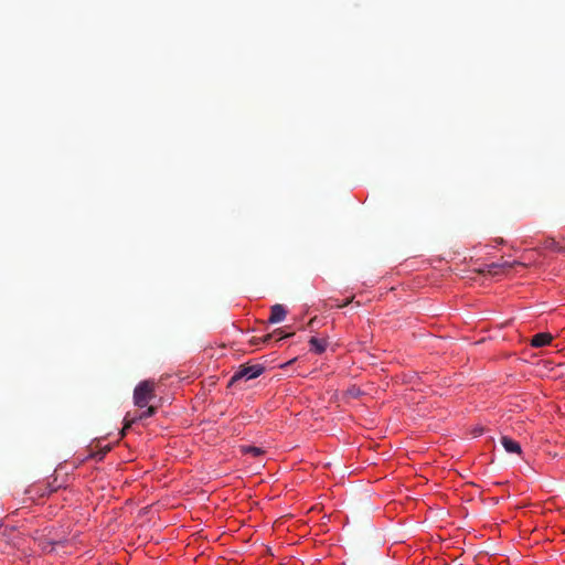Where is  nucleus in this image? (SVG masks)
Returning a JSON list of instances; mask_svg holds the SVG:
<instances>
[{"label": "nucleus", "instance_id": "nucleus-11", "mask_svg": "<svg viewBox=\"0 0 565 565\" xmlns=\"http://www.w3.org/2000/svg\"><path fill=\"white\" fill-rule=\"evenodd\" d=\"M243 451H244L245 454H250V455H252V456H254V457H257V456L263 455V450H262L260 448L252 447V446L244 447V448H243Z\"/></svg>", "mask_w": 565, "mask_h": 565}, {"label": "nucleus", "instance_id": "nucleus-6", "mask_svg": "<svg viewBox=\"0 0 565 565\" xmlns=\"http://www.w3.org/2000/svg\"><path fill=\"white\" fill-rule=\"evenodd\" d=\"M505 265L507 264L499 265V264L492 263V264L484 265L483 267L475 268V270L480 274H489V275L494 276V275L502 273Z\"/></svg>", "mask_w": 565, "mask_h": 565}, {"label": "nucleus", "instance_id": "nucleus-4", "mask_svg": "<svg viewBox=\"0 0 565 565\" xmlns=\"http://www.w3.org/2000/svg\"><path fill=\"white\" fill-rule=\"evenodd\" d=\"M552 340H553V335L551 333H547V332L536 333L531 340V345L533 348H542V347L548 345L552 342Z\"/></svg>", "mask_w": 565, "mask_h": 565}, {"label": "nucleus", "instance_id": "nucleus-1", "mask_svg": "<svg viewBox=\"0 0 565 565\" xmlns=\"http://www.w3.org/2000/svg\"><path fill=\"white\" fill-rule=\"evenodd\" d=\"M156 383L151 380L140 382L134 391V404L139 408H145L138 416L130 417L129 414L125 417L126 426L134 424L137 419H145L156 414L157 407L149 405L150 401L154 397Z\"/></svg>", "mask_w": 565, "mask_h": 565}, {"label": "nucleus", "instance_id": "nucleus-3", "mask_svg": "<svg viewBox=\"0 0 565 565\" xmlns=\"http://www.w3.org/2000/svg\"><path fill=\"white\" fill-rule=\"evenodd\" d=\"M287 316V310L282 305H274L270 308V316L268 318L269 323H278L285 320Z\"/></svg>", "mask_w": 565, "mask_h": 565}, {"label": "nucleus", "instance_id": "nucleus-8", "mask_svg": "<svg viewBox=\"0 0 565 565\" xmlns=\"http://www.w3.org/2000/svg\"><path fill=\"white\" fill-rule=\"evenodd\" d=\"M545 246L547 249L565 253V245H561V243L556 242L554 238L546 241Z\"/></svg>", "mask_w": 565, "mask_h": 565}, {"label": "nucleus", "instance_id": "nucleus-2", "mask_svg": "<svg viewBox=\"0 0 565 565\" xmlns=\"http://www.w3.org/2000/svg\"><path fill=\"white\" fill-rule=\"evenodd\" d=\"M265 371L262 364H242L233 374L230 384L236 383L241 380H253L260 376Z\"/></svg>", "mask_w": 565, "mask_h": 565}, {"label": "nucleus", "instance_id": "nucleus-7", "mask_svg": "<svg viewBox=\"0 0 565 565\" xmlns=\"http://www.w3.org/2000/svg\"><path fill=\"white\" fill-rule=\"evenodd\" d=\"M309 344H310L311 351H313L317 354H322L327 350V347H328V342L326 339H322V338L320 339V338H316V337H312L309 340Z\"/></svg>", "mask_w": 565, "mask_h": 565}, {"label": "nucleus", "instance_id": "nucleus-5", "mask_svg": "<svg viewBox=\"0 0 565 565\" xmlns=\"http://www.w3.org/2000/svg\"><path fill=\"white\" fill-rule=\"evenodd\" d=\"M501 444L507 452L518 455L522 452L521 445L508 436L501 438Z\"/></svg>", "mask_w": 565, "mask_h": 565}, {"label": "nucleus", "instance_id": "nucleus-10", "mask_svg": "<svg viewBox=\"0 0 565 565\" xmlns=\"http://www.w3.org/2000/svg\"><path fill=\"white\" fill-rule=\"evenodd\" d=\"M353 301V297L348 298L345 301L340 302L338 300L330 299L328 306L330 308H343Z\"/></svg>", "mask_w": 565, "mask_h": 565}, {"label": "nucleus", "instance_id": "nucleus-9", "mask_svg": "<svg viewBox=\"0 0 565 565\" xmlns=\"http://www.w3.org/2000/svg\"><path fill=\"white\" fill-rule=\"evenodd\" d=\"M291 335H294V332H284L281 329H277L271 334L266 335L264 342L268 341L273 337H277V340L280 341Z\"/></svg>", "mask_w": 565, "mask_h": 565}]
</instances>
